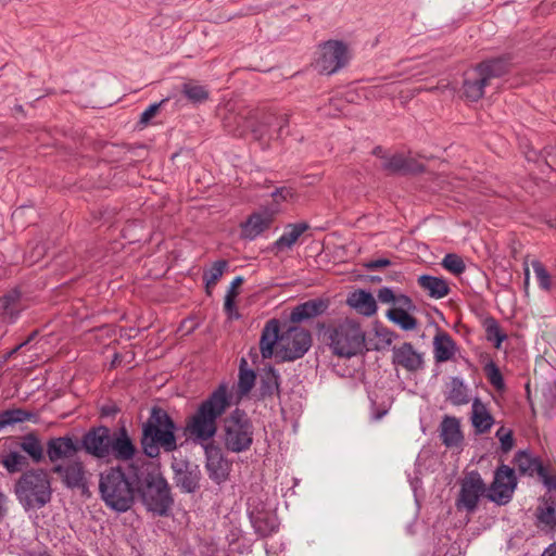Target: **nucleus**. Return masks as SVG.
<instances>
[{
  "instance_id": "nucleus-1",
  "label": "nucleus",
  "mask_w": 556,
  "mask_h": 556,
  "mask_svg": "<svg viewBox=\"0 0 556 556\" xmlns=\"http://www.w3.org/2000/svg\"><path fill=\"white\" fill-rule=\"evenodd\" d=\"M229 406L227 386L220 384L195 413L190 416L185 426V433L195 443L210 444L217 431V419Z\"/></svg>"
},
{
  "instance_id": "nucleus-2",
  "label": "nucleus",
  "mask_w": 556,
  "mask_h": 556,
  "mask_svg": "<svg viewBox=\"0 0 556 556\" xmlns=\"http://www.w3.org/2000/svg\"><path fill=\"white\" fill-rule=\"evenodd\" d=\"M176 426L169 415L160 407L151 409L150 417L143 425L141 444L149 457H157L160 450L173 452L177 448Z\"/></svg>"
},
{
  "instance_id": "nucleus-3",
  "label": "nucleus",
  "mask_w": 556,
  "mask_h": 556,
  "mask_svg": "<svg viewBox=\"0 0 556 556\" xmlns=\"http://www.w3.org/2000/svg\"><path fill=\"white\" fill-rule=\"evenodd\" d=\"M52 479L42 468L24 471L14 484V494L25 509H40L52 498Z\"/></svg>"
},
{
  "instance_id": "nucleus-4",
  "label": "nucleus",
  "mask_w": 556,
  "mask_h": 556,
  "mask_svg": "<svg viewBox=\"0 0 556 556\" xmlns=\"http://www.w3.org/2000/svg\"><path fill=\"white\" fill-rule=\"evenodd\" d=\"M99 490L105 505L115 511H127L134 504V489L119 468L101 473Z\"/></svg>"
},
{
  "instance_id": "nucleus-5",
  "label": "nucleus",
  "mask_w": 556,
  "mask_h": 556,
  "mask_svg": "<svg viewBox=\"0 0 556 556\" xmlns=\"http://www.w3.org/2000/svg\"><path fill=\"white\" fill-rule=\"evenodd\" d=\"M327 338L334 355L351 358L363 351L366 336L357 321L344 319L327 330Z\"/></svg>"
},
{
  "instance_id": "nucleus-6",
  "label": "nucleus",
  "mask_w": 556,
  "mask_h": 556,
  "mask_svg": "<svg viewBox=\"0 0 556 556\" xmlns=\"http://www.w3.org/2000/svg\"><path fill=\"white\" fill-rule=\"evenodd\" d=\"M224 443L227 450L240 453L250 448L253 442V426L247 415L236 409L224 422Z\"/></svg>"
},
{
  "instance_id": "nucleus-7",
  "label": "nucleus",
  "mask_w": 556,
  "mask_h": 556,
  "mask_svg": "<svg viewBox=\"0 0 556 556\" xmlns=\"http://www.w3.org/2000/svg\"><path fill=\"white\" fill-rule=\"evenodd\" d=\"M506 72L504 62L493 60L481 63L467 74L464 81V94L470 101H478L483 96V89L493 77H500Z\"/></svg>"
},
{
  "instance_id": "nucleus-8",
  "label": "nucleus",
  "mask_w": 556,
  "mask_h": 556,
  "mask_svg": "<svg viewBox=\"0 0 556 556\" xmlns=\"http://www.w3.org/2000/svg\"><path fill=\"white\" fill-rule=\"evenodd\" d=\"M312 345V336L301 327H289L280 334L279 356L282 361H295L303 357Z\"/></svg>"
},
{
  "instance_id": "nucleus-9",
  "label": "nucleus",
  "mask_w": 556,
  "mask_h": 556,
  "mask_svg": "<svg viewBox=\"0 0 556 556\" xmlns=\"http://www.w3.org/2000/svg\"><path fill=\"white\" fill-rule=\"evenodd\" d=\"M489 492L486 484L478 471H470L460 481L458 497L456 500L457 509H465L467 513H473L478 508L479 501Z\"/></svg>"
},
{
  "instance_id": "nucleus-10",
  "label": "nucleus",
  "mask_w": 556,
  "mask_h": 556,
  "mask_svg": "<svg viewBox=\"0 0 556 556\" xmlns=\"http://www.w3.org/2000/svg\"><path fill=\"white\" fill-rule=\"evenodd\" d=\"M349 61L348 47L337 40H330L320 46L317 67L321 73L331 75L343 67Z\"/></svg>"
},
{
  "instance_id": "nucleus-11",
  "label": "nucleus",
  "mask_w": 556,
  "mask_h": 556,
  "mask_svg": "<svg viewBox=\"0 0 556 556\" xmlns=\"http://www.w3.org/2000/svg\"><path fill=\"white\" fill-rule=\"evenodd\" d=\"M265 125L257 122L253 111H247L226 118L225 127L236 137H244L249 131L256 140L266 138Z\"/></svg>"
},
{
  "instance_id": "nucleus-12",
  "label": "nucleus",
  "mask_w": 556,
  "mask_h": 556,
  "mask_svg": "<svg viewBox=\"0 0 556 556\" xmlns=\"http://www.w3.org/2000/svg\"><path fill=\"white\" fill-rule=\"evenodd\" d=\"M516 488V477L514 469L508 466H501L494 475V480L486 494L488 498L498 505L510 501Z\"/></svg>"
},
{
  "instance_id": "nucleus-13",
  "label": "nucleus",
  "mask_w": 556,
  "mask_h": 556,
  "mask_svg": "<svg viewBox=\"0 0 556 556\" xmlns=\"http://www.w3.org/2000/svg\"><path fill=\"white\" fill-rule=\"evenodd\" d=\"M143 498L149 509L160 515H164L173 503L168 484L162 477H151Z\"/></svg>"
},
{
  "instance_id": "nucleus-14",
  "label": "nucleus",
  "mask_w": 556,
  "mask_h": 556,
  "mask_svg": "<svg viewBox=\"0 0 556 556\" xmlns=\"http://www.w3.org/2000/svg\"><path fill=\"white\" fill-rule=\"evenodd\" d=\"M52 471L56 473L61 481L68 489H87L86 471L81 462L72 460L64 464H58L52 468Z\"/></svg>"
},
{
  "instance_id": "nucleus-15",
  "label": "nucleus",
  "mask_w": 556,
  "mask_h": 556,
  "mask_svg": "<svg viewBox=\"0 0 556 556\" xmlns=\"http://www.w3.org/2000/svg\"><path fill=\"white\" fill-rule=\"evenodd\" d=\"M110 443V432L105 427L93 429L87 432L83 438V446L86 452L98 458L109 456Z\"/></svg>"
},
{
  "instance_id": "nucleus-16",
  "label": "nucleus",
  "mask_w": 556,
  "mask_h": 556,
  "mask_svg": "<svg viewBox=\"0 0 556 556\" xmlns=\"http://www.w3.org/2000/svg\"><path fill=\"white\" fill-rule=\"evenodd\" d=\"M203 447L206 456V470L210 478L217 483L225 481L228 477L229 465L220 450L213 444H205Z\"/></svg>"
},
{
  "instance_id": "nucleus-17",
  "label": "nucleus",
  "mask_w": 556,
  "mask_h": 556,
  "mask_svg": "<svg viewBox=\"0 0 556 556\" xmlns=\"http://www.w3.org/2000/svg\"><path fill=\"white\" fill-rule=\"evenodd\" d=\"M392 363L408 371H417L424 366L422 354L417 352L410 343H403L392 350Z\"/></svg>"
},
{
  "instance_id": "nucleus-18",
  "label": "nucleus",
  "mask_w": 556,
  "mask_h": 556,
  "mask_svg": "<svg viewBox=\"0 0 556 556\" xmlns=\"http://www.w3.org/2000/svg\"><path fill=\"white\" fill-rule=\"evenodd\" d=\"M276 213L277 210L269 208L253 213L242 225V237L254 240L270 226Z\"/></svg>"
},
{
  "instance_id": "nucleus-19",
  "label": "nucleus",
  "mask_w": 556,
  "mask_h": 556,
  "mask_svg": "<svg viewBox=\"0 0 556 556\" xmlns=\"http://www.w3.org/2000/svg\"><path fill=\"white\" fill-rule=\"evenodd\" d=\"M78 450V444L70 437L54 438L47 444V454L51 463L72 458Z\"/></svg>"
},
{
  "instance_id": "nucleus-20",
  "label": "nucleus",
  "mask_w": 556,
  "mask_h": 556,
  "mask_svg": "<svg viewBox=\"0 0 556 556\" xmlns=\"http://www.w3.org/2000/svg\"><path fill=\"white\" fill-rule=\"evenodd\" d=\"M279 321L270 319L266 323L260 340V350L263 358H270L275 350L279 356Z\"/></svg>"
},
{
  "instance_id": "nucleus-21",
  "label": "nucleus",
  "mask_w": 556,
  "mask_h": 556,
  "mask_svg": "<svg viewBox=\"0 0 556 556\" xmlns=\"http://www.w3.org/2000/svg\"><path fill=\"white\" fill-rule=\"evenodd\" d=\"M456 342L445 331H438L433 338V357L435 363H446L455 357Z\"/></svg>"
},
{
  "instance_id": "nucleus-22",
  "label": "nucleus",
  "mask_w": 556,
  "mask_h": 556,
  "mask_svg": "<svg viewBox=\"0 0 556 556\" xmlns=\"http://www.w3.org/2000/svg\"><path fill=\"white\" fill-rule=\"evenodd\" d=\"M346 302L356 312L367 317L375 315L378 308L374 295L365 290L352 292Z\"/></svg>"
},
{
  "instance_id": "nucleus-23",
  "label": "nucleus",
  "mask_w": 556,
  "mask_h": 556,
  "mask_svg": "<svg viewBox=\"0 0 556 556\" xmlns=\"http://www.w3.org/2000/svg\"><path fill=\"white\" fill-rule=\"evenodd\" d=\"M327 307V303L320 299L304 302L292 309L290 320L292 323H301L323 314Z\"/></svg>"
},
{
  "instance_id": "nucleus-24",
  "label": "nucleus",
  "mask_w": 556,
  "mask_h": 556,
  "mask_svg": "<svg viewBox=\"0 0 556 556\" xmlns=\"http://www.w3.org/2000/svg\"><path fill=\"white\" fill-rule=\"evenodd\" d=\"M470 419L477 433L488 432L494 424L493 416L479 399L472 401Z\"/></svg>"
},
{
  "instance_id": "nucleus-25",
  "label": "nucleus",
  "mask_w": 556,
  "mask_h": 556,
  "mask_svg": "<svg viewBox=\"0 0 556 556\" xmlns=\"http://www.w3.org/2000/svg\"><path fill=\"white\" fill-rule=\"evenodd\" d=\"M417 282L432 299H442L451 291L448 282L442 277L421 275L418 277Z\"/></svg>"
},
{
  "instance_id": "nucleus-26",
  "label": "nucleus",
  "mask_w": 556,
  "mask_h": 556,
  "mask_svg": "<svg viewBox=\"0 0 556 556\" xmlns=\"http://www.w3.org/2000/svg\"><path fill=\"white\" fill-rule=\"evenodd\" d=\"M515 463L521 473L531 477L538 475L543 482H547L546 469L536 457L521 451L516 455Z\"/></svg>"
},
{
  "instance_id": "nucleus-27",
  "label": "nucleus",
  "mask_w": 556,
  "mask_h": 556,
  "mask_svg": "<svg viewBox=\"0 0 556 556\" xmlns=\"http://www.w3.org/2000/svg\"><path fill=\"white\" fill-rule=\"evenodd\" d=\"M307 229L306 223L289 224L283 233L274 242L273 249L277 252L290 250Z\"/></svg>"
},
{
  "instance_id": "nucleus-28",
  "label": "nucleus",
  "mask_w": 556,
  "mask_h": 556,
  "mask_svg": "<svg viewBox=\"0 0 556 556\" xmlns=\"http://www.w3.org/2000/svg\"><path fill=\"white\" fill-rule=\"evenodd\" d=\"M440 437L447 447H457L463 442L460 425L457 418L446 416L441 422Z\"/></svg>"
},
{
  "instance_id": "nucleus-29",
  "label": "nucleus",
  "mask_w": 556,
  "mask_h": 556,
  "mask_svg": "<svg viewBox=\"0 0 556 556\" xmlns=\"http://www.w3.org/2000/svg\"><path fill=\"white\" fill-rule=\"evenodd\" d=\"M111 451L116 458L122 460L131 459L135 455L136 448L125 429L111 438L110 452Z\"/></svg>"
},
{
  "instance_id": "nucleus-30",
  "label": "nucleus",
  "mask_w": 556,
  "mask_h": 556,
  "mask_svg": "<svg viewBox=\"0 0 556 556\" xmlns=\"http://www.w3.org/2000/svg\"><path fill=\"white\" fill-rule=\"evenodd\" d=\"M201 472L198 467L178 469L175 473V481L184 492L192 493L199 488Z\"/></svg>"
},
{
  "instance_id": "nucleus-31",
  "label": "nucleus",
  "mask_w": 556,
  "mask_h": 556,
  "mask_svg": "<svg viewBox=\"0 0 556 556\" xmlns=\"http://www.w3.org/2000/svg\"><path fill=\"white\" fill-rule=\"evenodd\" d=\"M446 400L456 406L469 403L468 388L460 378H451L447 383Z\"/></svg>"
},
{
  "instance_id": "nucleus-32",
  "label": "nucleus",
  "mask_w": 556,
  "mask_h": 556,
  "mask_svg": "<svg viewBox=\"0 0 556 556\" xmlns=\"http://www.w3.org/2000/svg\"><path fill=\"white\" fill-rule=\"evenodd\" d=\"M413 306H399L390 308L387 312V317L403 330H414L417 327V319L407 312Z\"/></svg>"
},
{
  "instance_id": "nucleus-33",
  "label": "nucleus",
  "mask_w": 556,
  "mask_h": 556,
  "mask_svg": "<svg viewBox=\"0 0 556 556\" xmlns=\"http://www.w3.org/2000/svg\"><path fill=\"white\" fill-rule=\"evenodd\" d=\"M20 311V293L16 290H12L0 298V314L4 319L14 321Z\"/></svg>"
},
{
  "instance_id": "nucleus-34",
  "label": "nucleus",
  "mask_w": 556,
  "mask_h": 556,
  "mask_svg": "<svg viewBox=\"0 0 556 556\" xmlns=\"http://www.w3.org/2000/svg\"><path fill=\"white\" fill-rule=\"evenodd\" d=\"M265 125L266 138L268 139H281L283 130L289 126V117L286 114L279 116H268L263 122Z\"/></svg>"
},
{
  "instance_id": "nucleus-35",
  "label": "nucleus",
  "mask_w": 556,
  "mask_h": 556,
  "mask_svg": "<svg viewBox=\"0 0 556 556\" xmlns=\"http://www.w3.org/2000/svg\"><path fill=\"white\" fill-rule=\"evenodd\" d=\"M21 448L33 459L34 463H40L43 459V446L40 440L33 433H29L22 439Z\"/></svg>"
},
{
  "instance_id": "nucleus-36",
  "label": "nucleus",
  "mask_w": 556,
  "mask_h": 556,
  "mask_svg": "<svg viewBox=\"0 0 556 556\" xmlns=\"http://www.w3.org/2000/svg\"><path fill=\"white\" fill-rule=\"evenodd\" d=\"M181 91L185 97L194 104L205 102L210 96L205 86L193 80L182 84Z\"/></svg>"
},
{
  "instance_id": "nucleus-37",
  "label": "nucleus",
  "mask_w": 556,
  "mask_h": 556,
  "mask_svg": "<svg viewBox=\"0 0 556 556\" xmlns=\"http://www.w3.org/2000/svg\"><path fill=\"white\" fill-rule=\"evenodd\" d=\"M377 298L381 303L399 306H413L412 300L403 294L396 293L393 289L383 287L378 290Z\"/></svg>"
},
{
  "instance_id": "nucleus-38",
  "label": "nucleus",
  "mask_w": 556,
  "mask_h": 556,
  "mask_svg": "<svg viewBox=\"0 0 556 556\" xmlns=\"http://www.w3.org/2000/svg\"><path fill=\"white\" fill-rule=\"evenodd\" d=\"M34 415L21 408L7 409L0 413V431L9 426L29 420Z\"/></svg>"
},
{
  "instance_id": "nucleus-39",
  "label": "nucleus",
  "mask_w": 556,
  "mask_h": 556,
  "mask_svg": "<svg viewBox=\"0 0 556 556\" xmlns=\"http://www.w3.org/2000/svg\"><path fill=\"white\" fill-rule=\"evenodd\" d=\"M0 463L9 473H15L27 465L26 457L17 451L1 454Z\"/></svg>"
},
{
  "instance_id": "nucleus-40",
  "label": "nucleus",
  "mask_w": 556,
  "mask_h": 556,
  "mask_svg": "<svg viewBox=\"0 0 556 556\" xmlns=\"http://www.w3.org/2000/svg\"><path fill=\"white\" fill-rule=\"evenodd\" d=\"M536 519L539 527L552 529L556 525V509L553 505L543 503L536 509Z\"/></svg>"
},
{
  "instance_id": "nucleus-41",
  "label": "nucleus",
  "mask_w": 556,
  "mask_h": 556,
  "mask_svg": "<svg viewBox=\"0 0 556 556\" xmlns=\"http://www.w3.org/2000/svg\"><path fill=\"white\" fill-rule=\"evenodd\" d=\"M253 525L256 532L262 536H267L275 532L278 528V522L275 516H257L253 519Z\"/></svg>"
},
{
  "instance_id": "nucleus-42",
  "label": "nucleus",
  "mask_w": 556,
  "mask_h": 556,
  "mask_svg": "<svg viewBox=\"0 0 556 556\" xmlns=\"http://www.w3.org/2000/svg\"><path fill=\"white\" fill-rule=\"evenodd\" d=\"M244 365H247V361L242 359L238 381V388L241 395H245L252 390L256 378L254 371L245 369L243 367Z\"/></svg>"
},
{
  "instance_id": "nucleus-43",
  "label": "nucleus",
  "mask_w": 556,
  "mask_h": 556,
  "mask_svg": "<svg viewBox=\"0 0 556 556\" xmlns=\"http://www.w3.org/2000/svg\"><path fill=\"white\" fill-rule=\"evenodd\" d=\"M486 339L494 343L496 349H500L502 343L506 340L507 336L502 331L498 323L491 318L484 324Z\"/></svg>"
},
{
  "instance_id": "nucleus-44",
  "label": "nucleus",
  "mask_w": 556,
  "mask_h": 556,
  "mask_svg": "<svg viewBox=\"0 0 556 556\" xmlns=\"http://www.w3.org/2000/svg\"><path fill=\"white\" fill-rule=\"evenodd\" d=\"M227 267L226 261H217L213 264V266L204 273V281L206 285V288L210 289L211 287H214L219 278L223 276L224 270Z\"/></svg>"
},
{
  "instance_id": "nucleus-45",
  "label": "nucleus",
  "mask_w": 556,
  "mask_h": 556,
  "mask_svg": "<svg viewBox=\"0 0 556 556\" xmlns=\"http://www.w3.org/2000/svg\"><path fill=\"white\" fill-rule=\"evenodd\" d=\"M441 265L447 271H450V273H452L454 275H460L466 269V266H465V263H464L463 258L459 255L454 254V253L446 254L443 257Z\"/></svg>"
},
{
  "instance_id": "nucleus-46",
  "label": "nucleus",
  "mask_w": 556,
  "mask_h": 556,
  "mask_svg": "<svg viewBox=\"0 0 556 556\" xmlns=\"http://www.w3.org/2000/svg\"><path fill=\"white\" fill-rule=\"evenodd\" d=\"M532 268L541 289L548 291L552 287V278L543 264L539 261L532 262Z\"/></svg>"
},
{
  "instance_id": "nucleus-47",
  "label": "nucleus",
  "mask_w": 556,
  "mask_h": 556,
  "mask_svg": "<svg viewBox=\"0 0 556 556\" xmlns=\"http://www.w3.org/2000/svg\"><path fill=\"white\" fill-rule=\"evenodd\" d=\"M381 166L390 172H400L406 169V161L400 154H394L382 160Z\"/></svg>"
},
{
  "instance_id": "nucleus-48",
  "label": "nucleus",
  "mask_w": 556,
  "mask_h": 556,
  "mask_svg": "<svg viewBox=\"0 0 556 556\" xmlns=\"http://www.w3.org/2000/svg\"><path fill=\"white\" fill-rule=\"evenodd\" d=\"M486 375L490 383L497 390H503L505 387L503 376L500 371V369L494 365L491 364L486 367Z\"/></svg>"
},
{
  "instance_id": "nucleus-49",
  "label": "nucleus",
  "mask_w": 556,
  "mask_h": 556,
  "mask_svg": "<svg viewBox=\"0 0 556 556\" xmlns=\"http://www.w3.org/2000/svg\"><path fill=\"white\" fill-rule=\"evenodd\" d=\"M263 380L266 383V391L269 393H273L275 390H278L279 387V376L278 374L273 369L269 368L264 377Z\"/></svg>"
},
{
  "instance_id": "nucleus-50",
  "label": "nucleus",
  "mask_w": 556,
  "mask_h": 556,
  "mask_svg": "<svg viewBox=\"0 0 556 556\" xmlns=\"http://www.w3.org/2000/svg\"><path fill=\"white\" fill-rule=\"evenodd\" d=\"M167 99L162 100L160 103H153L146 109L140 116V124L147 125L159 112L160 108Z\"/></svg>"
},
{
  "instance_id": "nucleus-51",
  "label": "nucleus",
  "mask_w": 556,
  "mask_h": 556,
  "mask_svg": "<svg viewBox=\"0 0 556 556\" xmlns=\"http://www.w3.org/2000/svg\"><path fill=\"white\" fill-rule=\"evenodd\" d=\"M295 197L294 191L291 188L282 187L280 189H277L273 193L274 201L279 204L281 202H288L293 200Z\"/></svg>"
},
{
  "instance_id": "nucleus-52",
  "label": "nucleus",
  "mask_w": 556,
  "mask_h": 556,
  "mask_svg": "<svg viewBox=\"0 0 556 556\" xmlns=\"http://www.w3.org/2000/svg\"><path fill=\"white\" fill-rule=\"evenodd\" d=\"M496 437L498 438L502 450L507 452L514 445L513 434L510 431H506L503 427L500 428L496 432Z\"/></svg>"
},
{
  "instance_id": "nucleus-53",
  "label": "nucleus",
  "mask_w": 556,
  "mask_h": 556,
  "mask_svg": "<svg viewBox=\"0 0 556 556\" xmlns=\"http://www.w3.org/2000/svg\"><path fill=\"white\" fill-rule=\"evenodd\" d=\"M236 296H233V294H226L225 295V303H224V308H225V312L230 316V317H238V313L236 312Z\"/></svg>"
},
{
  "instance_id": "nucleus-54",
  "label": "nucleus",
  "mask_w": 556,
  "mask_h": 556,
  "mask_svg": "<svg viewBox=\"0 0 556 556\" xmlns=\"http://www.w3.org/2000/svg\"><path fill=\"white\" fill-rule=\"evenodd\" d=\"M377 336L378 338H380L382 342H384L388 345H390L396 338V334L387 328H381L380 330H378Z\"/></svg>"
},
{
  "instance_id": "nucleus-55",
  "label": "nucleus",
  "mask_w": 556,
  "mask_h": 556,
  "mask_svg": "<svg viewBox=\"0 0 556 556\" xmlns=\"http://www.w3.org/2000/svg\"><path fill=\"white\" fill-rule=\"evenodd\" d=\"M391 264V262L388 260V258H378V260H375V261H371L369 262L366 267L368 269H378V268H381V267H387Z\"/></svg>"
},
{
  "instance_id": "nucleus-56",
  "label": "nucleus",
  "mask_w": 556,
  "mask_h": 556,
  "mask_svg": "<svg viewBox=\"0 0 556 556\" xmlns=\"http://www.w3.org/2000/svg\"><path fill=\"white\" fill-rule=\"evenodd\" d=\"M242 282H243V278H242V277H240V276L236 277V278L231 281L230 287H229V289L227 290V293H226V294H231V293H232V294H233V296H237V294H238L237 289L242 285Z\"/></svg>"
},
{
  "instance_id": "nucleus-57",
  "label": "nucleus",
  "mask_w": 556,
  "mask_h": 556,
  "mask_svg": "<svg viewBox=\"0 0 556 556\" xmlns=\"http://www.w3.org/2000/svg\"><path fill=\"white\" fill-rule=\"evenodd\" d=\"M542 556H556V542L551 544L542 554Z\"/></svg>"
},
{
  "instance_id": "nucleus-58",
  "label": "nucleus",
  "mask_w": 556,
  "mask_h": 556,
  "mask_svg": "<svg viewBox=\"0 0 556 556\" xmlns=\"http://www.w3.org/2000/svg\"><path fill=\"white\" fill-rule=\"evenodd\" d=\"M387 413H388V409L383 408L381 410L372 412L371 416H372L374 420H380Z\"/></svg>"
},
{
  "instance_id": "nucleus-59",
  "label": "nucleus",
  "mask_w": 556,
  "mask_h": 556,
  "mask_svg": "<svg viewBox=\"0 0 556 556\" xmlns=\"http://www.w3.org/2000/svg\"><path fill=\"white\" fill-rule=\"evenodd\" d=\"M5 496L0 494V520L3 518L5 514Z\"/></svg>"
},
{
  "instance_id": "nucleus-60",
  "label": "nucleus",
  "mask_w": 556,
  "mask_h": 556,
  "mask_svg": "<svg viewBox=\"0 0 556 556\" xmlns=\"http://www.w3.org/2000/svg\"><path fill=\"white\" fill-rule=\"evenodd\" d=\"M546 478H547V482H543L548 489H553V488H556V480L555 478L551 477L547 472H546Z\"/></svg>"
},
{
  "instance_id": "nucleus-61",
  "label": "nucleus",
  "mask_w": 556,
  "mask_h": 556,
  "mask_svg": "<svg viewBox=\"0 0 556 556\" xmlns=\"http://www.w3.org/2000/svg\"><path fill=\"white\" fill-rule=\"evenodd\" d=\"M525 275H526L525 285L528 286L529 285V276H530V273H529L528 268L526 269Z\"/></svg>"
}]
</instances>
